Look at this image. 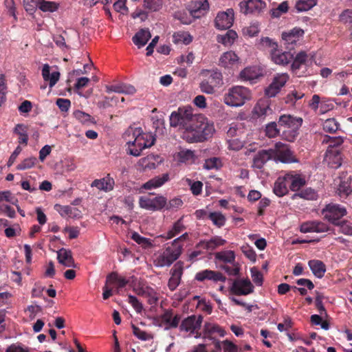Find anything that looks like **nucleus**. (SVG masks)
Masks as SVG:
<instances>
[{
  "label": "nucleus",
  "mask_w": 352,
  "mask_h": 352,
  "mask_svg": "<svg viewBox=\"0 0 352 352\" xmlns=\"http://www.w3.org/2000/svg\"><path fill=\"white\" fill-rule=\"evenodd\" d=\"M214 132L212 124L203 116H198L196 120L189 124L184 132L183 138L188 142H203L210 138Z\"/></svg>",
  "instance_id": "nucleus-1"
},
{
  "label": "nucleus",
  "mask_w": 352,
  "mask_h": 352,
  "mask_svg": "<svg viewBox=\"0 0 352 352\" xmlns=\"http://www.w3.org/2000/svg\"><path fill=\"white\" fill-rule=\"evenodd\" d=\"M133 140H129L126 144L128 154L135 157L140 156L142 151L152 146L155 141L154 136L150 133H144L140 128H136L133 132Z\"/></svg>",
  "instance_id": "nucleus-2"
},
{
  "label": "nucleus",
  "mask_w": 352,
  "mask_h": 352,
  "mask_svg": "<svg viewBox=\"0 0 352 352\" xmlns=\"http://www.w3.org/2000/svg\"><path fill=\"white\" fill-rule=\"evenodd\" d=\"M199 76L202 79L199 87L204 94H214L223 84L222 73L218 69H202Z\"/></svg>",
  "instance_id": "nucleus-3"
},
{
  "label": "nucleus",
  "mask_w": 352,
  "mask_h": 352,
  "mask_svg": "<svg viewBox=\"0 0 352 352\" xmlns=\"http://www.w3.org/2000/svg\"><path fill=\"white\" fill-rule=\"evenodd\" d=\"M278 123L280 129L283 128V139L288 142H294L298 135V130L302 124V119L285 114L280 116Z\"/></svg>",
  "instance_id": "nucleus-4"
},
{
  "label": "nucleus",
  "mask_w": 352,
  "mask_h": 352,
  "mask_svg": "<svg viewBox=\"0 0 352 352\" xmlns=\"http://www.w3.org/2000/svg\"><path fill=\"white\" fill-rule=\"evenodd\" d=\"M250 90L243 86H234L230 87L224 95V102L230 107H241L247 100L251 99Z\"/></svg>",
  "instance_id": "nucleus-5"
},
{
  "label": "nucleus",
  "mask_w": 352,
  "mask_h": 352,
  "mask_svg": "<svg viewBox=\"0 0 352 352\" xmlns=\"http://www.w3.org/2000/svg\"><path fill=\"white\" fill-rule=\"evenodd\" d=\"M261 41L263 45L271 47V59L275 64L284 66L292 61L293 54L290 52H283L278 49L277 43L268 37H265Z\"/></svg>",
  "instance_id": "nucleus-6"
},
{
  "label": "nucleus",
  "mask_w": 352,
  "mask_h": 352,
  "mask_svg": "<svg viewBox=\"0 0 352 352\" xmlns=\"http://www.w3.org/2000/svg\"><path fill=\"white\" fill-rule=\"evenodd\" d=\"M343 142L344 139L341 136L331 137L325 135L322 140V143L329 144L327 151V156L329 160L333 157V162L335 164L332 166L333 168H338L342 164L341 153L337 148L340 146Z\"/></svg>",
  "instance_id": "nucleus-7"
},
{
  "label": "nucleus",
  "mask_w": 352,
  "mask_h": 352,
  "mask_svg": "<svg viewBox=\"0 0 352 352\" xmlns=\"http://www.w3.org/2000/svg\"><path fill=\"white\" fill-rule=\"evenodd\" d=\"M182 247L175 246L173 243L168 245L163 252L155 260V265L159 267L171 265L181 255Z\"/></svg>",
  "instance_id": "nucleus-8"
},
{
  "label": "nucleus",
  "mask_w": 352,
  "mask_h": 352,
  "mask_svg": "<svg viewBox=\"0 0 352 352\" xmlns=\"http://www.w3.org/2000/svg\"><path fill=\"white\" fill-rule=\"evenodd\" d=\"M153 193H149L146 196H141L139 198V206L141 208L151 210L160 211L164 209L166 206V198L162 195H157L151 197Z\"/></svg>",
  "instance_id": "nucleus-9"
},
{
  "label": "nucleus",
  "mask_w": 352,
  "mask_h": 352,
  "mask_svg": "<svg viewBox=\"0 0 352 352\" xmlns=\"http://www.w3.org/2000/svg\"><path fill=\"white\" fill-rule=\"evenodd\" d=\"M324 219L333 225H338L340 219L347 213L346 209L337 204H329L321 211Z\"/></svg>",
  "instance_id": "nucleus-10"
},
{
  "label": "nucleus",
  "mask_w": 352,
  "mask_h": 352,
  "mask_svg": "<svg viewBox=\"0 0 352 352\" xmlns=\"http://www.w3.org/2000/svg\"><path fill=\"white\" fill-rule=\"evenodd\" d=\"M181 319V314H175L172 309H166L156 320V324L160 327H164L165 330H169L178 327Z\"/></svg>",
  "instance_id": "nucleus-11"
},
{
  "label": "nucleus",
  "mask_w": 352,
  "mask_h": 352,
  "mask_svg": "<svg viewBox=\"0 0 352 352\" xmlns=\"http://www.w3.org/2000/svg\"><path fill=\"white\" fill-rule=\"evenodd\" d=\"M273 151V160L282 163H293L298 162L294 153L290 150L289 145L280 142H276Z\"/></svg>",
  "instance_id": "nucleus-12"
},
{
  "label": "nucleus",
  "mask_w": 352,
  "mask_h": 352,
  "mask_svg": "<svg viewBox=\"0 0 352 352\" xmlns=\"http://www.w3.org/2000/svg\"><path fill=\"white\" fill-rule=\"evenodd\" d=\"M203 316L201 315H191L182 320L179 325L181 331L189 332L191 334L196 333V337L201 336L199 331L201 329L203 322Z\"/></svg>",
  "instance_id": "nucleus-13"
},
{
  "label": "nucleus",
  "mask_w": 352,
  "mask_h": 352,
  "mask_svg": "<svg viewBox=\"0 0 352 352\" xmlns=\"http://www.w3.org/2000/svg\"><path fill=\"white\" fill-rule=\"evenodd\" d=\"M289 79V76L286 73L276 74L270 85L265 89V94L270 97H274L285 86Z\"/></svg>",
  "instance_id": "nucleus-14"
},
{
  "label": "nucleus",
  "mask_w": 352,
  "mask_h": 352,
  "mask_svg": "<svg viewBox=\"0 0 352 352\" xmlns=\"http://www.w3.org/2000/svg\"><path fill=\"white\" fill-rule=\"evenodd\" d=\"M239 6L242 13L255 14L260 13L265 8L266 4L261 0H248L241 1Z\"/></svg>",
  "instance_id": "nucleus-15"
},
{
  "label": "nucleus",
  "mask_w": 352,
  "mask_h": 352,
  "mask_svg": "<svg viewBox=\"0 0 352 352\" xmlns=\"http://www.w3.org/2000/svg\"><path fill=\"white\" fill-rule=\"evenodd\" d=\"M254 286L248 279H237L233 281L230 291L235 295H248L253 292Z\"/></svg>",
  "instance_id": "nucleus-16"
},
{
  "label": "nucleus",
  "mask_w": 352,
  "mask_h": 352,
  "mask_svg": "<svg viewBox=\"0 0 352 352\" xmlns=\"http://www.w3.org/2000/svg\"><path fill=\"white\" fill-rule=\"evenodd\" d=\"M234 21V10L228 9L226 12H219L215 18V27L219 30L230 28Z\"/></svg>",
  "instance_id": "nucleus-17"
},
{
  "label": "nucleus",
  "mask_w": 352,
  "mask_h": 352,
  "mask_svg": "<svg viewBox=\"0 0 352 352\" xmlns=\"http://www.w3.org/2000/svg\"><path fill=\"white\" fill-rule=\"evenodd\" d=\"M195 280L199 282L205 280H212L213 282H222L226 280V277L219 271H214L211 270H204L197 272L195 274Z\"/></svg>",
  "instance_id": "nucleus-18"
},
{
  "label": "nucleus",
  "mask_w": 352,
  "mask_h": 352,
  "mask_svg": "<svg viewBox=\"0 0 352 352\" xmlns=\"http://www.w3.org/2000/svg\"><path fill=\"white\" fill-rule=\"evenodd\" d=\"M184 270V263L177 262L170 270L171 276L168 280V286L170 290L174 291L179 285Z\"/></svg>",
  "instance_id": "nucleus-19"
},
{
  "label": "nucleus",
  "mask_w": 352,
  "mask_h": 352,
  "mask_svg": "<svg viewBox=\"0 0 352 352\" xmlns=\"http://www.w3.org/2000/svg\"><path fill=\"white\" fill-rule=\"evenodd\" d=\"M300 230L302 233L307 232H325L329 230L327 224L320 221H310L303 223L300 226Z\"/></svg>",
  "instance_id": "nucleus-20"
},
{
  "label": "nucleus",
  "mask_w": 352,
  "mask_h": 352,
  "mask_svg": "<svg viewBox=\"0 0 352 352\" xmlns=\"http://www.w3.org/2000/svg\"><path fill=\"white\" fill-rule=\"evenodd\" d=\"M270 160H273L272 149L261 150L259 151L253 158L252 167L261 169L264 165Z\"/></svg>",
  "instance_id": "nucleus-21"
},
{
  "label": "nucleus",
  "mask_w": 352,
  "mask_h": 352,
  "mask_svg": "<svg viewBox=\"0 0 352 352\" xmlns=\"http://www.w3.org/2000/svg\"><path fill=\"white\" fill-rule=\"evenodd\" d=\"M133 291L137 295L146 298L148 303L151 305H155L159 300L157 292L151 287L133 288Z\"/></svg>",
  "instance_id": "nucleus-22"
},
{
  "label": "nucleus",
  "mask_w": 352,
  "mask_h": 352,
  "mask_svg": "<svg viewBox=\"0 0 352 352\" xmlns=\"http://www.w3.org/2000/svg\"><path fill=\"white\" fill-rule=\"evenodd\" d=\"M115 185V181L113 177L110 176V174H107V175L102 179H94L91 184V187H96L100 190H102L104 192L111 191Z\"/></svg>",
  "instance_id": "nucleus-23"
},
{
  "label": "nucleus",
  "mask_w": 352,
  "mask_h": 352,
  "mask_svg": "<svg viewBox=\"0 0 352 352\" xmlns=\"http://www.w3.org/2000/svg\"><path fill=\"white\" fill-rule=\"evenodd\" d=\"M288 179L285 174L283 176L278 177L274 182L273 192L276 196L282 197L288 193Z\"/></svg>",
  "instance_id": "nucleus-24"
},
{
  "label": "nucleus",
  "mask_w": 352,
  "mask_h": 352,
  "mask_svg": "<svg viewBox=\"0 0 352 352\" xmlns=\"http://www.w3.org/2000/svg\"><path fill=\"white\" fill-rule=\"evenodd\" d=\"M168 180H169V175L168 173H164V174H162V175H158V176H156V177L149 179L148 182H146L142 186V188H144L146 190H151L153 188H157L161 187Z\"/></svg>",
  "instance_id": "nucleus-25"
},
{
  "label": "nucleus",
  "mask_w": 352,
  "mask_h": 352,
  "mask_svg": "<svg viewBox=\"0 0 352 352\" xmlns=\"http://www.w3.org/2000/svg\"><path fill=\"white\" fill-rule=\"evenodd\" d=\"M226 241L220 236H214L208 241H201L197 245V248H203L206 250H214L217 247L225 245Z\"/></svg>",
  "instance_id": "nucleus-26"
},
{
  "label": "nucleus",
  "mask_w": 352,
  "mask_h": 352,
  "mask_svg": "<svg viewBox=\"0 0 352 352\" xmlns=\"http://www.w3.org/2000/svg\"><path fill=\"white\" fill-rule=\"evenodd\" d=\"M57 259L60 263L67 267H76L72 252L65 248H61L57 252Z\"/></svg>",
  "instance_id": "nucleus-27"
},
{
  "label": "nucleus",
  "mask_w": 352,
  "mask_h": 352,
  "mask_svg": "<svg viewBox=\"0 0 352 352\" xmlns=\"http://www.w3.org/2000/svg\"><path fill=\"white\" fill-rule=\"evenodd\" d=\"M239 63L238 56L232 51L224 52L219 58V65L230 68Z\"/></svg>",
  "instance_id": "nucleus-28"
},
{
  "label": "nucleus",
  "mask_w": 352,
  "mask_h": 352,
  "mask_svg": "<svg viewBox=\"0 0 352 352\" xmlns=\"http://www.w3.org/2000/svg\"><path fill=\"white\" fill-rule=\"evenodd\" d=\"M42 76L45 81H49L50 87H54L58 81L60 72L54 71L50 73V67L48 64H45L42 69Z\"/></svg>",
  "instance_id": "nucleus-29"
},
{
  "label": "nucleus",
  "mask_w": 352,
  "mask_h": 352,
  "mask_svg": "<svg viewBox=\"0 0 352 352\" xmlns=\"http://www.w3.org/2000/svg\"><path fill=\"white\" fill-rule=\"evenodd\" d=\"M308 265L316 277L322 278L324 276L327 269L325 264L322 261L310 260L308 262Z\"/></svg>",
  "instance_id": "nucleus-30"
},
{
  "label": "nucleus",
  "mask_w": 352,
  "mask_h": 352,
  "mask_svg": "<svg viewBox=\"0 0 352 352\" xmlns=\"http://www.w3.org/2000/svg\"><path fill=\"white\" fill-rule=\"evenodd\" d=\"M151 34L148 28L140 30L133 37L132 40L139 48L144 46L151 38Z\"/></svg>",
  "instance_id": "nucleus-31"
},
{
  "label": "nucleus",
  "mask_w": 352,
  "mask_h": 352,
  "mask_svg": "<svg viewBox=\"0 0 352 352\" xmlns=\"http://www.w3.org/2000/svg\"><path fill=\"white\" fill-rule=\"evenodd\" d=\"M209 9L207 0H199L195 3V7L190 10V15L195 19H199L204 16Z\"/></svg>",
  "instance_id": "nucleus-32"
},
{
  "label": "nucleus",
  "mask_w": 352,
  "mask_h": 352,
  "mask_svg": "<svg viewBox=\"0 0 352 352\" xmlns=\"http://www.w3.org/2000/svg\"><path fill=\"white\" fill-rule=\"evenodd\" d=\"M135 91V88L133 86L124 83L106 86V91L108 93L116 92L120 94H133Z\"/></svg>",
  "instance_id": "nucleus-33"
},
{
  "label": "nucleus",
  "mask_w": 352,
  "mask_h": 352,
  "mask_svg": "<svg viewBox=\"0 0 352 352\" xmlns=\"http://www.w3.org/2000/svg\"><path fill=\"white\" fill-rule=\"evenodd\" d=\"M286 178L288 179L289 188L292 191L299 190L305 184V179L300 175L286 173Z\"/></svg>",
  "instance_id": "nucleus-34"
},
{
  "label": "nucleus",
  "mask_w": 352,
  "mask_h": 352,
  "mask_svg": "<svg viewBox=\"0 0 352 352\" xmlns=\"http://www.w3.org/2000/svg\"><path fill=\"white\" fill-rule=\"evenodd\" d=\"M214 335L224 336V331L218 324L206 322L204 328V337L212 338Z\"/></svg>",
  "instance_id": "nucleus-35"
},
{
  "label": "nucleus",
  "mask_w": 352,
  "mask_h": 352,
  "mask_svg": "<svg viewBox=\"0 0 352 352\" xmlns=\"http://www.w3.org/2000/svg\"><path fill=\"white\" fill-rule=\"evenodd\" d=\"M214 258L219 261L226 263L234 264L235 262V254L232 250H223L216 252Z\"/></svg>",
  "instance_id": "nucleus-36"
},
{
  "label": "nucleus",
  "mask_w": 352,
  "mask_h": 352,
  "mask_svg": "<svg viewBox=\"0 0 352 352\" xmlns=\"http://www.w3.org/2000/svg\"><path fill=\"white\" fill-rule=\"evenodd\" d=\"M186 229L184 224L183 217L174 223L172 228L167 232L166 239H170L182 232Z\"/></svg>",
  "instance_id": "nucleus-37"
},
{
  "label": "nucleus",
  "mask_w": 352,
  "mask_h": 352,
  "mask_svg": "<svg viewBox=\"0 0 352 352\" xmlns=\"http://www.w3.org/2000/svg\"><path fill=\"white\" fill-rule=\"evenodd\" d=\"M239 76L243 80L252 81L257 79L260 76V74L256 67H248L240 72Z\"/></svg>",
  "instance_id": "nucleus-38"
},
{
  "label": "nucleus",
  "mask_w": 352,
  "mask_h": 352,
  "mask_svg": "<svg viewBox=\"0 0 352 352\" xmlns=\"http://www.w3.org/2000/svg\"><path fill=\"white\" fill-rule=\"evenodd\" d=\"M129 280L124 277L119 276L118 273L115 272L110 273L107 276V283H116L118 285L117 287L120 289L124 287L129 283Z\"/></svg>",
  "instance_id": "nucleus-39"
},
{
  "label": "nucleus",
  "mask_w": 352,
  "mask_h": 352,
  "mask_svg": "<svg viewBox=\"0 0 352 352\" xmlns=\"http://www.w3.org/2000/svg\"><path fill=\"white\" fill-rule=\"evenodd\" d=\"M60 8V3L56 1L40 0L38 9L43 12H54Z\"/></svg>",
  "instance_id": "nucleus-40"
},
{
  "label": "nucleus",
  "mask_w": 352,
  "mask_h": 352,
  "mask_svg": "<svg viewBox=\"0 0 352 352\" xmlns=\"http://www.w3.org/2000/svg\"><path fill=\"white\" fill-rule=\"evenodd\" d=\"M215 351H219L221 347L223 348L224 352H238V346L229 340H225L222 343L214 340L213 341Z\"/></svg>",
  "instance_id": "nucleus-41"
},
{
  "label": "nucleus",
  "mask_w": 352,
  "mask_h": 352,
  "mask_svg": "<svg viewBox=\"0 0 352 352\" xmlns=\"http://www.w3.org/2000/svg\"><path fill=\"white\" fill-rule=\"evenodd\" d=\"M14 133L19 135L18 142L21 144L27 145L28 142V135L27 133V126L23 124H17Z\"/></svg>",
  "instance_id": "nucleus-42"
},
{
  "label": "nucleus",
  "mask_w": 352,
  "mask_h": 352,
  "mask_svg": "<svg viewBox=\"0 0 352 352\" xmlns=\"http://www.w3.org/2000/svg\"><path fill=\"white\" fill-rule=\"evenodd\" d=\"M178 112L179 114H181L183 121H184V124L186 125V130H187V126H189V124L192 123L194 120H196V119L198 118L193 115L192 109L190 107H186V108H179L178 109Z\"/></svg>",
  "instance_id": "nucleus-43"
},
{
  "label": "nucleus",
  "mask_w": 352,
  "mask_h": 352,
  "mask_svg": "<svg viewBox=\"0 0 352 352\" xmlns=\"http://www.w3.org/2000/svg\"><path fill=\"white\" fill-rule=\"evenodd\" d=\"M338 193L340 197H348L352 193V179L349 177L346 180L342 181L339 185Z\"/></svg>",
  "instance_id": "nucleus-44"
},
{
  "label": "nucleus",
  "mask_w": 352,
  "mask_h": 352,
  "mask_svg": "<svg viewBox=\"0 0 352 352\" xmlns=\"http://www.w3.org/2000/svg\"><path fill=\"white\" fill-rule=\"evenodd\" d=\"M300 197L307 200H316L318 197L317 192L311 188H307L298 193L293 195V198Z\"/></svg>",
  "instance_id": "nucleus-45"
},
{
  "label": "nucleus",
  "mask_w": 352,
  "mask_h": 352,
  "mask_svg": "<svg viewBox=\"0 0 352 352\" xmlns=\"http://www.w3.org/2000/svg\"><path fill=\"white\" fill-rule=\"evenodd\" d=\"M237 38V34L233 30H228L225 35H219L217 37L219 43L224 45H230Z\"/></svg>",
  "instance_id": "nucleus-46"
},
{
  "label": "nucleus",
  "mask_w": 352,
  "mask_h": 352,
  "mask_svg": "<svg viewBox=\"0 0 352 352\" xmlns=\"http://www.w3.org/2000/svg\"><path fill=\"white\" fill-rule=\"evenodd\" d=\"M208 219L211 220L213 224L218 228L223 226L226 220L225 216L219 212H209Z\"/></svg>",
  "instance_id": "nucleus-47"
},
{
  "label": "nucleus",
  "mask_w": 352,
  "mask_h": 352,
  "mask_svg": "<svg viewBox=\"0 0 352 352\" xmlns=\"http://www.w3.org/2000/svg\"><path fill=\"white\" fill-rule=\"evenodd\" d=\"M340 127V124L335 118L327 119L322 124L323 130L327 133L336 132Z\"/></svg>",
  "instance_id": "nucleus-48"
},
{
  "label": "nucleus",
  "mask_w": 352,
  "mask_h": 352,
  "mask_svg": "<svg viewBox=\"0 0 352 352\" xmlns=\"http://www.w3.org/2000/svg\"><path fill=\"white\" fill-rule=\"evenodd\" d=\"M54 208L56 211H58L59 212V214L62 217H66V216H67L69 217H75L76 214L74 212L78 211L77 209L72 208L69 206H61L59 204H56L54 206Z\"/></svg>",
  "instance_id": "nucleus-49"
},
{
  "label": "nucleus",
  "mask_w": 352,
  "mask_h": 352,
  "mask_svg": "<svg viewBox=\"0 0 352 352\" xmlns=\"http://www.w3.org/2000/svg\"><path fill=\"white\" fill-rule=\"evenodd\" d=\"M316 4V0H298L296 3V8L298 12L310 10Z\"/></svg>",
  "instance_id": "nucleus-50"
},
{
  "label": "nucleus",
  "mask_w": 352,
  "mask_h": 352,
  "mask_svg": "<svg viewBox=\"0 0 352 352\" xmlns=\"http://www.w3.org/2000/svg\"><path fill=\"white\" fill-rule=\"evenodd\" d=\"M340 21L349 28H352V10L346 9L339 16Z\"/></svg>",
  "instance_id": "nucleus-51"
},
{
  "label": "nucleus",
  "mask_w": 352,
  "mask_h": 352,
  "mask_svg": "<svg viewBox=\"0 0 352 352\" xmlns=\"http://www.w3.org/2000/svg\"><path fill=\"white\" fill-rule=\"evenodd\" d=\"M289 6L288 2L285 1L280 3L277 7L274 8L271 10V15L274 18H278L283 14L286 13L288 11Z\"/></svg>",
  "instance_id": "nucleus-52"
},
{
  "label": "nucleus",
  "mask_w": 352,
  "mask_h": 352,
  "mask_svg": "<svg viewBox=\"0 0 352 352\" xmlns=\"http://www.w3.org/2000/svg\"><path fill=\"white\" fill-rule=\"evenodd\" d=\"M73 115L76 119L82 124H89L94 122L91 116L82 111L76 110L74 111Z\"/></svg>",
  "instance_id": "nucleus-53"
},
{
  "label": "nucleus",
  "mask_w": 352,
  "mask_h": 352,
  "mask_svg": "<svg viewBox=\"0 0 352 352\" xmlns=\"http://www.w3.org/2000/svg\"><path fill=\"white\" fill-rule=\"evenodd\" d=\"M170 125L173 127L183 126L186 129L184 121L179 112L173 111L170 116Z\"/></svg>",
  "instance_id": "nucleus-54"
},
{
  "label": "nucleus",
  "mask_w": 352,
  "mask_h": 352,
  "mask_svg": "<svg viewBox=\"0 0 352 352\" xmlns=\"http://www.w3.org/2000/svg\"><path fill=\"white\" fill-rule=\"evenodd\" d=\"M40 0H23L25 11L30 14H34L39 5Z\"/></svg>",
  "instance_id": "nucleus-55"
},
{
  "label": "nucleus",
  "mask_w": 352,
  "mask_h": 352,
  "mask_svg": "<svg viewBox=\"0 0 352 352\" xmlns=\"http://www.w3.org/2000/svg\"><path fill=\"white\" fill-rule=\"evenodd\" d=\"M177 156L180 162L186 163L195 160L194 152L190 150H182L178 153Z\"/></svg>",
  "instance_id": "nucleus-56"
},
{
  "label": "nucleus",
  "mask_w": 352,
  "mask_h": 352,
  "mask_svg": "<svg viewBox=\"0 0 352 352\" xmlns=\"http://www.w3.org/2000/svg\"><path fill=\"white\" fill-rule=\"evenodd\" d=\"M163 4L162 0H144V6L152 12L159 10Z\"/></svg>",
  "instance_id": "nucleus-57"
},
{
  "label": "nucleus",
  "mask_w": 352,
  "mask_h": 352,
  "mask_svg": "<svg viewBox=\"0 0 352 352\" xmlns=\"http://www.w3.org/2000/svg\"><path fill=\"white\" fill-rule=\"evenodd\" d=\"M36 162L37 159L34 157H28L19 164L16 168L20 170L31 168L36 164Z\"/></svg>",
  "instance_id": "nucleus-58"
},
{
  "label": "nucleus",
  "mask_w": 352,
  "mask_h": 352,
  "mask_svg": "<svg viewBox=\"0 0 352 352\" xmlns=\"http://www.w3.org/2000/svg\"><path fill=\"white\" fill-rule=\"evenodd\" d=\"M280 128H278V124L275 122H272L266 125L265 133L269 138H274L278 135Z\"/></svg>",
  "instance_id": "nucleus-59"
},
{
  "label": "nucleus",
  "mask_w": 352,
  "mask_h": 352,
  "mask_svg": "<svg viewBox=\"0 0 352 352\" xmlns=\"http://www.w3.org/2000/svg\"><path fill=\"white\" fill-rule=\"evenodd\" d=\"M131 327L133 329V335L136 336L138 339L143 341H146L153 338V337L150 334L147 333L144 331L141 330L135 324H132Z\"/></svg>",
  "instance_id": "nucleus-60"
},
{
  "label": "nucleus",
  "mask_w": 352,
  "mask_h": 352,
  "mask_svg": "<svg viewBox=\"0 0 352 352\" xmlns=\"http://www.w3.org/2000/svg\"><path fill=\"white\" fill-rule=\"evenodd\" d=\"M221 166V160L218 157L207 159L204 164V168L207 170L219 168Z\"/></svg>",
  "instance_id": "nucleus-61"
},
{
  "label": "nucleus",
  "mask_w": 352,
  "mask_h": 352,
  "mask_svg": "<svg viewBox=\"0 0 352 352\" xmlns=\"http://www.w3.org/2000/svg\"><path fill=\"white\" fill-rule=\"evenodd\" d=\"M6 201L13 205H16L18 202L17 199L12 196V192L10 190H5L0 192V201Z\"/></svg>",
  "instance_id": "nucleus-62"
},
{
  "label": "nucleus",
  "mask_w": 352,
  "mask_h": 352,
  "mask_svg": "<svg viewBox=\"0 0 352 352\" xmlns=\"http://www.w3.org/2000/svg\"><path fill=\"white\" fill-rule=\"evenodd\" d=\"M241 251L243 254L249 258L251 261L255 262L256 259V254L254 249L249 245H243L241 248Z\"/></svg>",
  "instance_id": "nucleus-63"
},
{
  "label": "nucleus",
  "mask_w": 352,
  "mask_h": 352,
  "mask_svg": "<svg viewBox=\"0 0 352 352\" xmlns=\"http://www.w3.org/2000/svg\"><path fill=\"white\" fill-rule=\"evenodd\" d=\"M128 302L132 305V307L138 313L142 312L143 309V305L135 296L131 294L128 295Z\"/></svg>",
  "instance_id": "nucleus-64"
}]
</instances>
